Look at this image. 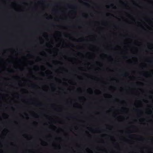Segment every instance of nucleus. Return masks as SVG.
I'll use <instances>...</instances> for the list:
<instances>
[{
    "instance_id": "nucleus-2",
    "label": "nucleus",
    "mask_w": 153,
    "mask_h": 153,
    "mask_svg": "<svg viewBox=\"0 0 153 153\" xmlns=\"http://www.w3.org/2000/svg\"><path fill=\"white\" fill-rule=\"evenodd\" d=\"M8 72H9V73H10V72H11V71H9Z\"/></svg>"
},
{
    "instance_id": "nucleus-3",
    "label": "nucleus",
    "mask_w": 153,
    "mask_h": 153,
    "mask_svg": "<svg viewBox=\"0 0 153 153\" xmlns=\"http://www.w3.org/2000/svg\"><path fill=\"white\" fill-rule=\"evenodd\" d=\"M111 6H113V4H111Z\"/></svg>"
},
{
    "instance_id": "nucleus-1",
    "label": "nucleus",
    "mask_w": 153,
    "mask_h": 153,
    "mask_svg": "<svg viewBox=\"0 0 153 153\" xmlns=\"http://www.w3.org/2000/svg\"><path fill=\"white\" fill-rule=\"evenodd\" d=\"M122 75L123 76H125L126 75V74L125 73L123 74Z\"/></svg>"
}]
</instances>
